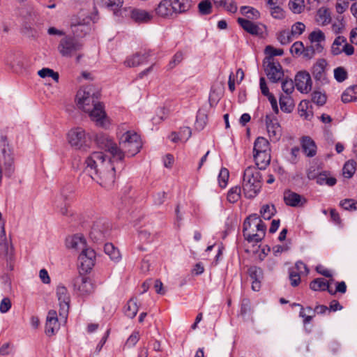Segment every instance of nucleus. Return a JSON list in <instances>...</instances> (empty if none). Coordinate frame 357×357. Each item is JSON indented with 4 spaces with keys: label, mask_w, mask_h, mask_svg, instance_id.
Returning <instances> with one entry per match:
<instances>
[{
    "label": "nucleus",
    "mask_w": 357,
    "mask_h": 357,
    "mask_svg": "<svg viewBox=\"0 0 357 357\" xmlns=\"http://www.w3.org/2000/svg\"><path fill=\"white\" fill-rule=\"evenodd\" d=\"M317 183L319 185L333 186L336 183V179L333 177H328L326 172L319 174L317 177Z\"/></svg>",
    "instance_id": "nucleus-41"
},
{
    "label": "nucleus",
    "mask_w": 357,
    "mask_h": 357,
    "mask_svg": "<svg viewBox=\"0 0 357 357\" xmlns=\"http://www.w3.org/2000/svg\"><path fill=\"white\" fill-rule=\"evenodd\" d=\"M59 328V324L56 312L55 310H50L46 319L45 333L47 335H52Z\"/></svg>",
    "instance_id": "nucleus-20"
},
{
    "label": "nucleus",
    "mask_w": 357,
    "mask_h": 357,
    "mask_svg": "<svg viewBox=\"0 0 357 357\" xmlns=\"http://www.w3.org/2000/svg\"><path fill=\"white\" fill-rule=\"evenodd\" d=\"M271 151L268 141L263 137H257L254 143L253 153Z\"/></svg>",
    "instance_id": "nucleus-31"
},
{
    "label": "nucleus",
    "mask_w": 357,
    "mask_h": 357,
    "mask_svg": "<svg viewBox=\"0 0 357 357\" xmlns=\"http://www.w3.org/2000/svg\"><path fill=\"white\" fill-rule=\"evenodd\" d=\"M349 7V2L339 0L335 5L336 11L341 14L343 13Z\"/></svg>",
    "instance_id": "nucleus-64"
},
{
    "label": "nucleus",
    "mask_w": 357,
    "mask_h": 357,
    "mask_svg": "<svg viewBox=\"0 0 357 357\" xmlns=\"http://www.w3.org/2000/svg\"><path fill=\"white\" fill-rule=\"evenodd\" d=\"M102 7L112 11L114 15H121V10L123 5V0H100Z\"/></svg>",
    "instance_id": "nucleus-26"
},
{
    "label": "nucleus",
    "mask_w": 357,
    "mask_h": 357,
    "mask_svg": "<svg viewBox=\"0 0 357 357\" xmlns=\"http://www.w3.org/2000/svg\"><path fill=\"white\" fill-rule=\"evenodd\" d=\"M341 98L344 103L357 101V85L347 88L342 93Z\"/></svg>",
    "instance_id": "nucleus-30"
},
{
    "label": "nucleus",
    "mask_w": 357,
    "mask_h": 357,
    "mask_svg": "<svg viewBox=\"0 0 357 357\" xmlns=\"http://www.w3.org/2000/svg\"><path fill=\"white\" fill-rule=\"evenodd\" d=\"M295 305L301 306V311L299 315L303 319V324H307L311 321L314 317V312L312 307H308L304 309L300 304H294Z\"/></svg>",
    "instance_id": "nucleus-39"
},
{
    "label": "nucleus",
    "mask_w": 357,
    "mask_h": 357,
    "mask_svg": "<svg viewBox=\"0 0 357 357\" xmlns=\"http://www.w3.org/2000/svg\"><path fill=\"white\" fill-rule=\"evenodd\" d=\"M277 38L281 45H285L290 43L295 38L290 31L283 30L278 33Z\"/></svg>",
    "instance_id": "nucleus-40"
},
{
    "label": "nucleus",
    "mask_w": 357,
    "mask_h": 357,
    "mask_svg": "<svg viewBox=\"0 0 357 357\" xmlns=\"http://www.w3.org/2000/svg\"><path fill=\"white\" fill-rule=\"evenodd\" d=\"M222 6L231 13H235L237 11L236 3L233 0H225V3Z\"/></svg>",
    "instance_id": "nucleus-62"
},
{
    "label": "nucleus",
    "mask_w": 357,
    "mask_h": 357,
    "mask_svg": "<svg viewBox=\"0 0 357 357\" xmlns=\"http://www.w3.org/2000/svg\"><path fill=\"white\" fill-rule=\"evenodd\" d=\"M295 84L292 79H285L282 82V89L285 95H291L294 91Z\"/></svg>",
    "instance_id": "nucleus-54"
},
{
    "label": "nucleus",
    "mask_w": 357,
    "mask_h": 357,
    "mask_svg": "<svg viewBox=\"0 0 357 357\" xmlns=\"http://www.w3.org/2000/svg\"><path fill=\"white\" fill-rule=\"evenodd\" d=\"M207 116L206 114L201 111H199L197 115L195 127L197 130H202L206 124Z\"/></svg>",
    "instance_id": "nucleus-52"
},
{
    "label": "nucleus",
    "mask_w": 357,
    "mask_h": 357,
    "mask_svg": "<svg viewBox=\"0 0 357 357\" xmlns=\"http://www.w3.org/2000/svg\"><path fill=\"white\" fill-rule=\"evenodd\" d=\"M109 226L103 219L96 220L89 232V236L96 243L102 242L109 235Z\"/></svg>",
    "instance_id": "nucleus-11"
},
{
    "label": "nucleus",
    "mask_w": 357,
    "mask_h": 357,
    "mask_svg": "<svg viewBox=\"0 0 357 357\" xmlns=\"http://www.w3.org/2000/svg\"><path fill=\"white\" fill-rule=\"evenodd\" d=\"M331 15L327 9L321 8L318 10L316 21L319 25H327L331 22Z\"/></svg>",
    "instance_id": "nucleus-34"
},
{
    "label": "nucleus",
    "mask_w": 357,
    "mask_h": 357,
    "mask_svg": "<svg viewBox=\"0 0 357 357\" xmlns=\"http://www.w3.org/2000/svg\"><path fill=\"white\" fill-rule=\"evenodd\" d=\"M304 50V45L301 41L295 42L290 48L292 54L300 56Z\"/></svg>",
    "instance_id": "nucleus-58"
},
{
    "label": "nucleus",
    "mask_w": 357,
    "mask_h": 357,
    "mask_svg": "<svg viewBox=\"0 0 357 357\" xmlns=\"http://www.w3.org/2000/svg\"><path fill=\"white\" fill-rule=\"evenodd\" d=\"M356 170V163L354 160L347 161L343 167V175L345 178H350Z\"/></svg>",
    "instance_id": "nucleus-37"
},
{
    "label": "nucleus",
    "mask_w": 357,
    "mask_h": 357,
    "mask_svg": "<svg viewBox=\"0 0 357 357\" xmlns=\"http://www.w3.org/2000/svg\"><path fill=\"white\" fill-rule=\"evenodd\" d=\"M309 102L307 100H302L298 105V113L300 116L305 119H310L312 116L311 111L308 110Z\"/></svg>",
    "instance_id": "nucleus-38"
},
{
    "label": "nucleus",
    "mask_w": 357,
    "mask_h": 357,
    "mask_svg": "<svg viewBox=\"0 0 357 357\" xmlns=\"http://www.w3.org/2000/svg\"><path fill=\"white\" fill-rule=\"evenodd\" d=\"M69 144L76 149L86 151L91 143L89 134L81 128L71 129L68 133Z\"/></svg>",
    "instance_id": "nucleus-7"
},
{
    "label": "nucleus",
    "mask_w": 357,
    "mask_h": 357,
    "mask_svg": "<svg viewBox=\"0 0 357 357\" xmlns=\"http://www.w3.org/2000/svg\"><path fill=\"white\" fill-rule=\"evenodd\" d=\"M96 257V252L93 249H84L78 257L82 270L86 273L89 272L95 266Z\"/></svg>",
    "instance_id": "nucleus-15"
},
{
    "label": "nucleus",
    "mask_w": 357,
    "mask_h": 357,
    "mask_svg": "<svg viewBox=\"0 0 357 357\" xmlns=\"http://www.w3.org/2000/svg\"><path fill=\"white\" fill-rule=\"evenodd\" d=\"M284 200L287 205L292 207L303 206L307 202L304 197L290 190L284 192Z\"/></svg>",
    "instance_id": "nucleus-21"
},
{
    "label": "nucleus",
    "mask_w": 357,
    "mask_h": 357,
    "mask_svg": "<svg viewBox=\"0 0 357 357\" xmlns=\"http://www.w3.org/2000/svg\"><path fill=\"white\" fill-rule=\"evenodd\" d=\"M310 43L311 42H325L326 36L324 33L319 30L317 29L311 32L308 37Z\"/></svg>",
    "instance_id": "nucleus-49"
},
{
    "label": "nucleus",
    "mask_w": 357,
    "mask_h": 357,
    "mask_svg": "<svg viewBox=\"0 0 357 357\" xmlns=\"http://www.w3.org/2000/svg\"><path fill=\"white\" fill-rule=\"evenodd\" d=\"M191 6L190 0H160L153 13L159 18L169 20L186 12Z\"/></svg>",
    "instance_id": "nucleus-4"
},
{
    "label": "nucleus",
    "mask_w": 357,
    "mask_h": 357,
    "mask_svg": "<svg viewBox=\"0 0 357 357\" xmlns=\"http://www.w3.org/2000/svg\"><path fill=\"white\" fill-rule=\"evenodd\" d=\"M289 7L294 13H301L305 8L304 0H289Z\"/></svg>",
    "instance_id": "nucleus-44"
},
{
    "label": "nucleus",
    "mask_w": 357,
    "mask_h": 357,
    "mask_svg": "<svg viewBox=\"0 0 357 357\" xmlns=\"http://www.w3.org/2000/svg\"><path fill=\"white\" fill-rule=\"evenodd\" d=\"M0 167L4 176L10 178L15 172V157L13 150L8 146H4L0 154Z\"/></svg>",
    "instance_id": "nucleus-8"
},
{
    "label": "nucleus",
    "mask_w": 357,
    "mask_h": 357,
    "mask_svg": "<svg viewBox=\"0 0 357 357\" xmlns=\"http://www.w3.org/2000/svg\"><path fill=\"white\" fill-rule=\"evenodd\" d=\"M97 146L109 152L116 161H122L125 156L132 157L142 147L140 136L133 130H128L121 135L119 146L108 135L100 133L96 135Z\"/></svg>",
    "instance_id": "nucleus-1"
},
{
    "label": "nucleus",
    "mask_w": 357,
    "mask_h": 357,
    "mask_svg": "<svg viewBox=\"0 0 357 357\" xmlns=\"http://www.w3.org/2000/svg\"><path fill=\"white\" fill-rule=\"evenodd\" d=\"M331 52L333 56H337L342 52L347 56H351L354 53V48L347 43V38L344 36H339L333 42Z\"/></svg>",
    "instance_id": "nucleus-13"
},
{
    "label": "nucleus",
    "mask_w": 357,
    "mask_h": 357,
    "mask_svg": "<svg viewBox=\"0 0 357 357\" xmlns=\"http://www.w3.org/2000/svg\"><path fill=\"white\" fill-rule=\"evenodd\" d=\"M199 12L202 15H208L212 11V4L209 0H203L198 4Z\"/></svg>",
    "instance_id": "nucleus-50"
},
{
    "label": "nucleus",
    "mask_w": 357,
    "mask_h": 357,
    "mask_svg": "<svg viewBox=\"0 0 357 357\" xmlns=\"http://www.w3.org/2000/svg\"><path fill=\"white\" fill-rule=\"evenodd\" d=\"M139 236L142 241L146 242H151L153 239V236L145 229L139 231Z\"/></svg>",
    "instance_id": "nucleus-63"
},
{
    "label": "nucleus",
    "mask_w": 357,
    "mask_h": 357,
    "mask_svg": "<svg viewBox=\"0 0 357 357\" xmlns=\"http://www.w3.org/2000/svg\"><path fill=\"white\" fill-rule=\"evenodd\" d=\"M82 47V44L77 39L65 36L59 42L58 51L63 56L70 57Z\"/></svg>",
    "instance_id": "nucleus-9"
},
{
    "label": "nucleus",
    "mask_w": 357,
    "mask_h": 357,
    "mask_svg": "<svg viewBox=\"0 0 357 357\" xmlns=\"http://www.w3.org/2000/svg\"><path fill=\"white\" fill-rule=\"evenodd\" d=\"M138 310L137 299L131 298L124 307V313L128 318L133 319L136 316Z\"/></svg>",
    "instance_id": "nucleus-33"
},
{
    "label": "nucleus",
    "mask_w": 357,
    "mask_h": 357,
    "mask_svg": "<svg viewBox=\"0 0 357 357\" xmlns=\"http://www.w3.org/2000/svg\"><path fill=\"white\" fill-rule=\"evenodd\" d=\"M84 165V173L99 185L105 188L113 185L116 178L115 167L102 152L92 153L86 158Z\"/></svg>",
    "instance_id": "nucleus-2"
},
{
    "label": "nucleus",
    "mask_w": 357,
    "mask_h": 357,
    "mask_svg": "<svg viewBox=\"0 0 357 357\" xmlns=\"http://www.w3.org/2000/svg\"><path fill=\"white\" fill-rule=\"evenodd\" d=\"M241 189L239 186L231 188L227 193V199L231 203L236 202L241 197Z\"/></svg>",
    "instance_id": "nucleus-46"
},
{
    "label": "nucleus",
    "mask_w": 357,
    "mask_h": 357,
    "mask_svg": "<svg viewBox=\"0 0 357 357\" xmlns=\"http://www.w3.org/2000/svg\"><path fill=\"white\" fill-rule=\"evenodd\" d=\"M275 212L276 210L274 205H264L260 210L261 215L265 220H270Z\"/></svg>",
    "instance_id": "nucleus-45"
},
{
    "label": "nucleus",
    "mask_w": 357,
    "mask_h": 357,
    "mask_svg": "<svg viewBox=\"0 0 357 357\" xmlns=\"http://www.w3.org/2000/svg\"><path fill=\"white\" fill-rule=\"evenodd\" d=\"M312 100L318 105H323L326 101V96L319 91H314L312 94Z\"/></svg>",
    "instance_id": "nucleus-57"
},
{
    "label": "nucleus",
    "mask_w": 357,
    "mask_h": 357,
    "mask_svg": "<svg viewBox=\"0 0 357 357\" xmlns=\"http://www.w3.org/2000/svg\"><path fill=\"white\" fill-rule=\"evenodd\" d=\"M11 308V301L10 298L6 297L3 298L0 303V312L1 313H6Z\"/></svg>",
    "instance_id": "nucleus-60"
},
{
    "label": "nucleus",
    "mask_w": 357,
    "mask_h": 357,
    "mask_svg": "<svg viewBox=\"0 0 357 357\" xmlns=\"http://www.w3.org/2000/svg\"><path fill=\"white\" fill-rule=\"evenodd\" d=\"M334 78L337 82H343L348 78V73L347 70L342 67L339 66L333 70Z\"/></svg>",
    "instance_id": "nucleus-42"
},
{
    "label": "nucleus",
    "mask_w": 357,
    "mask_h": 357,
    "mask_svg": "<svg viewBox=\"0 0 357 357\" xmlns=\"http://www.w3.org/2000/svg\"><path fill=\"white\" fill-rule=\"evenodd\" d=\"M56 294L59 301L60 314L66 317L70 303V295L68 289L63 285L59 284L56 287Z\"/></svg>",
    "instance_id": "nucleus-16"
},
{
    "label": "nucleus",
    "mask_w": 357,
    "mask_h": 357,
    "mask_svg": "<svg viewBox=\"0 0 357 357\" xmlns=\"http://www.w3.org/2000/svg\"><path fill=\"white\" fill-rule=\"evenodd\" d=\"M149 54L146 52L136 53L128 56L124 61V65L128 68L139 66L147 61Z\"/></svg>",
    "instance_id": "nucleus-23"
},
{
    "label": "nucleus",
    "mask_w": 357,
    "mask_h": 357,
    "mask_svg": "<svg viewBox=\"0 0 357 357\" xmlns=\"http://www.w3.org/2000/svg\"><path fill=\"white\" fill-rule=\"evenodd\" d=\"M248 274L252 280V289L258 291L261 288V281L263 279V271L257 266H251L248 268Z\"/></svg>",
    "instance_id": "nucleus-22"
},
{
    "label": "nucleus",
    "mask_w": 357,
    "mask_h": 357,
    "mask_svg": "<svg viewBox=\"0 0 357 357\" xmlns=\"http://www.w3.org/2000/svg\"><path fill=\"white\" fill-rule=\"evenodd\" d=\"M66 245L69 248L75 249L76 250H84L87 248L86 247V240L81 234H75L73 236L68 237L66 239Z\"/></svg>",
    "instance_id": "nucleus-24"
},
{
    "label": "nucleus",
    "mask_w": 357,
    "mask_h": 357,
    "mask_svg": "<svg viewBox=\"0 0 357 357\" xmlns=\"http://www.w3.org/2000/svg\"><path fill=\"white\" fill-rule=\"evenodd\" d=\"M312 79L310 74L305 71L298 72L295 77V86L301 93H307L312 89Z\"/></svg>",
    "instance_id": "nucleus-17"
},
{
    "label": "nucleus",
    "mask_w": 357,
    "mask_h": 357,
    "mask_svg": "<svg viewBox=\"0 0 357 357\" xmlns=\"http://www.w3.org/2000/svg\"><path fill=\"white\" fill-rule=\"evenodd\" d=\"M238 23L241 28L251 35L258 36L263 33L264 26L261 23H255L253 20L238 17Z\"/></svg>",
    "instance_id": "nucleus-18"
},
{
    "label": "nucleus",
    "mask_w": 357,
    "mask_h": 357,
    "mask_svg": "<svg viewBox=\"0 0 357 357\" xmlns=\"http://www.w3.org/2000/svg\"><path fill=\"white\" fill-rule=\"evenodd\" d=\"M302 148L307 157H313L317 153V146L314 142L309 137L303 138Z\"/></svg>",
    "instance_id": "nucleus-28"
},
{
    "label": "nucleus",
    "mask_w": 357,
    "mask_h": 357,
    "mask_svg": "<svg viewBox=\"0 0 357 357\" xmlns=\"http://www.w3.org/2000/svg\"><path fill=\"white\" fill-rule=\"evenodd\" d=\"M183 56L181 52H176L174 55L172 59L169 61V65H168V68L172 69L173 68H174L176 66H177L178 63H180L181 62V61L183 60Z\"/></svg>",
    "instance_id": "nucleus-59"
},
{
    "label": "nucleus",
    "mask_w": 357,
    "mask_h": 357,
    "mask_svg": "<svg viewBox=\"0 0 357 357\" xmlns=\"http://www.w3.org/2000/svg\"><path fill=\"white\" fill-rule=\"evenodd\" d=\"M130 17L138 24L149 23L153 20V15L144 9L131 8Z\"/></svg>",
    "instance_id": "nucleus-19"
},
{
    "label": "nucleus",
    "mask_w": 357,
    "mask_h": 357,
    "mask_svg": "<svg viewBox=\"0 0 357 357\" xmlns=\"http://www.w3.org/2000/svg\"><path fill=\"white\" fill-rule=\"evenodd\" d=\"M253 158L258 169H265L270 163L271 153L270 151L253 153Z\"/></svg>",
    "instance_id": "nucleus-27"
},
{
    "label": "nucleus",
    "mask_w": 357,
    "mask_h": 357,
    "mask_svg": "<svg viewBox=\"0 0 357 357\" xmlns=\"http://www.w3.org/2000/svg\"><path fill=\"white\" fill-rule=\"evenodd\" d=\"M279 102L280 109L284 112L290 113L294 108V102L290 95H281Z\"/></svg>",
    "instance_id": "nucleus-29"
},
{
    "label": "nucleus",
    "mask_w": 357,
    "mask_h": 357,
    "mask_svg": "<svg viewBox=\"0 0 357 357\" xmlns=\"http://www.w3.org/2000/svg\"><path fill=\"white\" fill-rule=\"evenodd\" d=\"M99 93L91 86L79 89L76 95L78 107L89 113L91 119L97 125L105 127L108 123L103 105L98 100Z\"/></svg>",
    "instance_id": "nucleus-3"
},
{
    "label": "nucleus",
    "mask_w": 357,
    "mask_h": 357,
    "mask_svg": "<svg viewBox=\"0 0 357 357\" xmlns=\"http://www.w3.org/2000/svg\"><path fill=\"white\" fill-rule=\"evenodd\" d=\"M340 206L347 211L357 210V201L353 199H345L340 202Z\"/></svg>",
    "instance_id": "nucleus-51"
},
{
    "label": "nucleus",
    "mask_w": 357,
    "mask_h": 357,
    "mask_svg": "<svg viewBox=\"0 0 357 357\" xmlns=\"http://www.w3.org/2000/svg\"><path fill=\"white\" fill-rule=\"evenodd\" d=\"M38 75L41 78L52 77L55 82H58L59 79V73L48 68H43L38 71Z\"/></svg>",
    "instance_id": "nucleus-43"
},
{
    "label": "nucleus",
    "mask_w": 357,
    "mask_h": 357,
    "mask_svg": "<svg viewBox=\"0 0 357 357\" xmlns=\"http://www.w3.org/2000/svg\"><path fill=\"white\" fill-rule=\"evenodd\" d=\"M140 338V334L138 331H134L132 334L127 339L125 347L127 348H132L136 345Z\"/></svg>",
    "instance_id": "nucleus-48"
},
{
    "label": "nucleus",
    "mask_w": 357,
    "mask_h": 357,
    "mask_svg": "<svg viewBox=\"0 0 357 357\" xmlns=\"http://www.w3.org/2000/svg\"><path fill=\"white\" fill-rule=\"evenodd\" d=\"M266 231V225L256 213L250 215L244 220L243 233L249 243L260 242L264 238Z\"/></svg>",
    "instance_id": "nucleus-5"
},
{
    "label": "nucleus",
    "mask_w": 357,
    "mask_h": 357,
    "mask_svg": "<svg viewBox=\"0 0 357 357\" xmlns=\"http://www.w3.org/2000/svg\"><path fill=\"white\" fill-rule=\"evenodd\" d=\"M305 29V25L301 22H296L291 26V33L294 38H298Z\"/></svg>",
    "instance_id": "nucleus-53"
},
{
    "label": "nucleus",
    "mask_w": 357,
    "mask_h": 357,
    "mask_svg": "<svg viewBox=\"0 0 357 357\" xmlns=\"http://www.w3.org/2000/svg\"><path fill=\"white\" fill-rule=\"evenodd\" d=\"M293 268L297 270L300 274H302L303 275H307L309 273V269L307 266L301 261H297Z\"/></svg>",
    "instance_id": "nucleus-61"
},
{
    "label": "nucleus",
    "mask_w": 357,
    "mask_h": 357,
    "mask_svg": "<svg viewBox=\"0 0 357 357\" xmlns=\"http://www.w3.org/2000/svg\"><path fill=\"white\" fill-rule=\"evenodd\" d=\"M241 13L250 20H257L260 18V13L256 8L251 6H241Z\"/></svg>",
    "instance_id": "nucleus-32"
},
{
    "label": "nucleus",
    "mask_w": 357,
    "mask_h": 357,
    "mask_svg": "<svg viewBox=\"0 0 357 357\" xmlns=\"http://www.w3.org/2000/svg\"><path fill=\"white\" fill-rule=\"evenodd\" d=\"M271 8V16L278 20H282L285 17L284 10L278 6H274L273 7H270Z\"/></svg>",
    "instance_id": "nucleus-56"
},
{
    "label": "nucleus",
    "mask_w": 357,
    "mask_h": 357,
    "mask_svg": "<svg viewBox=\"0 0 357 357\" xmlns=\"http://www.w3.org/2000/svg\"><path fill=\"white\" fill-rule=\"evenodd\" d=\"M262 176L259 170L252 166L248 167L243 174L242 187L245 196L252 199L260 192Z\"/></svg>",
    "instance_id": "nucleus-6"
},
{
    "label": "nucleus",
    "mask_w": 357,
    "mask_h": 357,
    "mask_svg": "<svg viewBox=\"0 0 357 357\" xmlns=\"http://www.w3.org/2000/svg\"><path fill=\"white\" fill-rule=\"evenodd\" d=\"M104 251L112 260L118 261L121 258L119 250L112 243H106L104 246Z\"/></svg>",
    "instance_id": "nucleus-35"
},
{
    "label": "nucleus",
    "mask_w": 357,
    "mask_h": 357,
    "mask_svg": "<svg viewBox=\"0 0 357 357\" xmlns=\"http://www.w3.org/2000/svg\"><path fill=\"white\" fill-rule=\"evenodd\" d=\"M229 173L227 169L222 168L220 171L218 180L220 187L225 188L227 185Z\"/></svg>",
    "instance_id": "nucleus-47"
},
{
    "label": "nucleus",
    "mask_w": 357,
    "mask_h": 357,
    "mask_svg": "<svg viewBox=\"0 0 357 357\" xmlns=\"http://www.w3.org/2000/svg\"><path fill=\"white\" fill-rule=\"evenodd\" d=\"M265 53L268 55L266 58L274 59L275 56H282L284 54L282 49H277L271 45H268L265 48Z\"/></svg>",
    "instance_id": "nucleus-55"
},
{
    "label": "nucleus",
    "mask_w": 357,
    "mask_h": 357,
    "mask_svg": "<svg viewBox=\"0 0 357 357\" xmlns=\"http://www.w3.org/2000/svg\"><path fill=\"white\" fill-rule=\"evenodd\" d=\"M265 123L271 141L273 142L279 141L282 137V130L277 117L273 114H266Z\"/></svg>",
    "instance_id": "nucleus-12"
},
{
    "label": "nucleus",
    "mask_w": 357,
    "mask_h": 357,
    "mask_svg": "<svg viewBox=\"0 0 357 357\" xmlns=\"http://www.w3.org/2000/svg\"><path fill=\"white\" fill-rule=\"evenodd\" d=\"M328 284L324 278H316L310 282V287L313 291H326Z\"/></svg>",
    "instance_id": "nucleus-36"
},
{
    "label": "nucleus",
    "mask_w": 357,
    "mask_h": 357,
    "mask_svg": "<svg viewBox=\"0 0 357 357\" xmlns=\"http://www.w3.org/2000/svg\"><path fill=\"white\" fill-rule=\"evenodd\" d=\"M264 65L266 75L271 82L276 83L282 79L284 73L278 61L274 59L266 58Z\"/></svg>",
    "instance_id": "nucleus-10"
},
{
    "label": "nucleus",
    "mask_w": 357,
    "mask_h": 357,
    "mask_svg": "<svg viewBox=\"0 0 357 357\" xmlns=\"http://www.w3.org/2000/svg\"><path fill=\"white\" fill-rule=\"evenodd\" d=\"M326 63L324 59L318 61L312 67V73L314 78L320 82L326 80L325 67Z\"/></svg>",
    "instance_id": "nucleus-25"
},
{
    "label": "nucleus",
    "mask_w": 357,
    "mask_h": 357,
    "mask_svg": "<svg viewBox=\"0 0 357 357\" xmlns=\"http://www.w3.org/2000/svg\"><path fill=\"white\" fill-rule=\"evenodd\" d=\"M74 290L79 296L89 295L93 291L94 287L91 279L84 275L76 277L73 282Z\"/></svg>",
    "instance_id": "nucleus-14"
}]
</instances>
